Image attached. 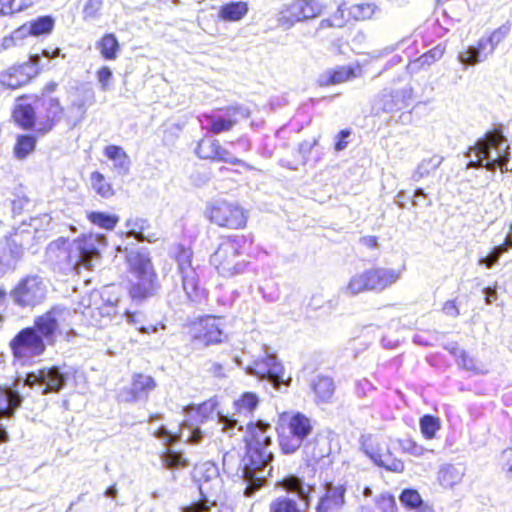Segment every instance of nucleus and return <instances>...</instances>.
<instances>
[{
	"label": "nucleus",
	"instance_id": "nucleus-1",
	"mask_svg": "<svg viewBox=\"0 0 512 512\" xmlns=\"http://www.w3.org/2000/svg\"><path fill=\"white\" fill-rule=\"evenodd\" d=\"M107 240L103 234H83L70 241L59 237L51 242L47 253L51 259L59 263H66L70 268L77 270L79 267L93 269L99 262L101 252L106 248Z\"/></svg>",
	"mask_w": 512,
	"mask_h": 512
},
{
	"label": "nucleus",
	"instance_id": "nucleus-2",
	"mask_svg": "<svg viewBox=\"0 0 512 512\" xmlns=\"http://www.w3.org/2000/svg\"><path fill=\"white\" fill-rule=\"evenodd\" d=\"M509 145L500 130L487 132L484 137L478 139L466 153L469 158L467 168L484 167L489 171L500 169L507 171L509 162Z\"/></svg>",
	"mask_w": 512,
	"mask_h": 512
},
{
	"label": "nucleus",
	"instance_id": "nucleus-3",
	"mask_svg": "<svg viewBox=\"0 0 512 512\" xmlns=\"http://www.w3.org/2000/svg\"><path fill=\"white\" fill-rule=\"evenodd\" d=\"M246 441V465L261 466L258 479H267L272 472L271 462L273 453L270 450L271 436L268 432L271 426L261 420L256 423L247 421Z\"/></svg>",
	"mask_w": 512,
	"mask_h": 512
},
{
	"label": "nucleus",
	"instance_id": "nucleus-4",
	"mask_svg": "<svg viewBox=\"0 0 512 512\" xmlns=\"http://www.w3.org/2000/svg\"><path fill=\"white\" fill-rule=\"evenodd\" d=\"M213 409L214 403L211 401L205 402L197 407L189 408L187 411L189 420L185 421L181 426L179 434L169 431L162 424L155 425V422L161 420L162 416L160 414L151 415L149 419V430L154 437L163 441L166 445L172 444L178 439L191 444H197L202 439V432L197 426H194V424L189 421H193L195 419L196 422H202L203 419L207 417V414Z\"/></svg>",
	"mask_w": 512,
	"mask_h": 512
},
{
	"label": "nucleus",
	"instance_id": "nucleus-5",
	"mask_svg": "<svg viewBox=\"0 0 512 512\" xmlns=\"http://www.w3.org/2000/svg\"><path fill=\"white\" fill-rule=\"evenodd\" d=\"M405 267L386 268L374 267L353 275L340 291L347 296H355L362 292H382L401 279Z\"/></svg>",
	"mask_w": 512,
	"mask_h": 512
},
{
	"label": "nucleus",
	"instance_id": "nucleus-6",
	"mask_svg": "<svg viewBox=\"0 0 512 512\" xmlns=\"http://www.w3.org/2000/svg\"><path fill=\"white\" fill-rule=\"evenodd\" d=\"M126 258L132 274L131 297L142 300L152 295L157 288V275L148 254L131 250Z\"/></svg>",
	"mask_w": 512,
	"mask_h": 512
},
{
	"label": "nucleus",
	"instance_id": "nucleus-7",
	"mask_svg": "<svg viewBox=\"0 0 512 512\" xmlns=\"http://www.w3.org/2000/svg\"><path fill=\"white\" fill-rule=\"evenodd\" d=\"M244 237L222 239L210 257V263L223 277H233L244 272L247 261L242 257Z\"/></svg>",
	"mask_w": 512,
	"mask_h": 512
},
{
	"label": "nucleus",
	"instance_id": "nucleus-8",
	"mask_svg": "<svg viewBox=\"0 0 512 512\" xmlns=\"http://www.w3.org/2000/svg\"><path fill=\"white\" fill-rule=\"evenodd\" d=\"M281 431L279 432V446L283 453L292 454L303 444L311 434L313 425L311 419L300 412L284 413L280 417Z\"/></svg>",
	"mask_w": 512,
	"mask_h": 512
},
{
	"label": "nucleus",
	"instance_id": "nucleus-9",
	"mask_svg": "<svg viewBox=\"0 0 512 512\" xmlns=\"http://www.w3.org/2000/svg\"><path fill=\"white\" fill-rule=\"evenodd\" d=\"M236 361L247 374L268 380L277 390H280L281 385H290L291 378H285L283 365L267 350H263L254 360L244 361L236 358Z\"/></svg>",
	"mask_w": 512,
	"mask_h": 512
},
{
	"label": "nucleus",
	"instance_id": "nucleus-10",
	"mask_svg": "<svg viewBox=\"0 0 512 512\" xmlns=\"http://www.w3.org/2000/svg\"><path fill=\"white\" fill-rule=\"evenodd\" d=\"M75 317V313L68 308L55 306L44 314L34 319V324L31 326L32 329L43 340L46 344L54 342L55 336L59 334H69L72 320Z\"/></svg>",
	"mask_w": 512,
	"mask_h": 512
},
{
	"label": "nucleus",
	"instance_id": "nucleus-11",
	"mask_svg": "<svg viewBox=\"0 0 512 512\" xmlns=\"http://www.w3.org/2000/svg\"><path fill=\"white\" fill-rule=\"evenodd\" d=\"M246 464V455L241 458L236 451H229L223 455L224 472L231 477L242 480L243 484L246 485L244 489L245 496L252 497L265 484L267 479H258L260 477L259 470L262 469L261 466Z\"/></svg>",
	"mask_w": 512,
	"mask_h": 512
},
{
	"label": "nucleus",
	"instance_id": "nucleus-12",
	"mask_svg": "<svg viewBox=\"0 0 512 512\" xmlns=\"http://www.w3.org/2000/svg\"><path fill=\"white\" fill-rule=\"evenodd\" d=\"M510 32V26L503 24L488 36L481 37L476 44L463 48L457 56L458 61L464 66H475L486 61L494 54L496 47L504 41Z\"/></svg>",
	"mask_w": 512,
	"mask_h": 512
},
{
	"label": "nucleus",
	"instance_id": "nucleus-13",
	"mask_svg": "<svg viewBox=\"0 0 512 512\" xmlns=\"http://www.w3.org/2000/svg\"><path fill=\"white\" fill-rule=\"evenodd\" d=\"M325 9L320 0H291L281 5L276 20L281 28L289 30L296 23L320 16Z\"/></svg>",
	"mask_w": 512,
	"mask_h": 512
},
{
	"label": "nucleus",
	"instance_id": "nucleus-14",
	"mask_svg": "<svg viewBox=\"0 0 512 512\" xmlns=\"http://www.w3.org/2000/svg\"><path fill=\"white\" fill-rule=\"evenodd\" d=\"M46 345L43 337L31 327L21 329L9 342L14 360L21 365H26L41 356L46 350Z\"/></svg>",
	"mask_w": 512,
	"mask_h": 512
},
{
	"label": "nucleus",
	"instance_id": "nucleus-15",
	"mask_svg": "<svg viewBox=\"0 0 512 512\" xmlns=\"http://www.w3.org/2000/svg\"><path fill=\"white\" fill-rule=\"evenodd\" d=\"M69 378L68 372L59 366L44 367L27 373L22 379L23 386L38 391L41 395L58 393L66 385Z\"/></svg>",
	"mask_w": 512,
	"mask_h": 512
},
{
	"label": "nucleus",
	"instance_id": "nucleus-16",
	"mask_svg": "<svg viewBox=\"0 0 512 512\" xmlns=\"http://www.w3.org/2000/svg\"><path fill=\"white\" fill-rule=\"evenodd\" d=\"M362 448L375 465L395 473L404 471V463L394 457L390 450V439L388 437L365 436L362 440Z\"/></svg>",
	"mask_w": 512,
	"mask_h": 512
},
{
	"label": "nucleus",
	"instance_id": "nucleus-17",
	"mask_svg": "<svg viewBox=\"0 0 512 512\" xmlns=\"http://www.w3.org/2000/svg\"><path fill=\"white\" fill-rule=\"evenodd\" d=\"M281 485L286 491L296 494L303 502V507L292 498L278 497L270 504V512H305L314 488L294 475L284 478Z\"/></svg>",
	"mask_w": 512,
	"mask_h": 512
},
{
	"label": "nucleus",
	"instance_id": "nucleus-18",
	"mask_svg": "<svg viewBox=\"0 0 512 512\" xmlns=\"http://www.w3.org/2000/svg\"><path fill=\"white\" fill-rule=\"evenodd\" d=\"M259 404L258 396L253 392H245L242 396L233 402V412L231 415L219 414V422L222 424V430L229 436L237 431H242L247 421Z\"/></svg>",
	"mask_w": 512,
	"mask_h": 512
},
{
	"label": "nucleus",
	"instance_id": "nucleus-19",
	"mask_svg": "<svg viewBox=\"0 0 512 512\" xmlns=\"http://www.w3.org/2000/svg\"><path fill=\"white\" fill-rule=\"evenodd\" d=\"M205 215L217 226L229 229L243 228L247 221L244 210L238 204L223 199L210 202Z\"/></svg>",
	"mask_w": 512,
	"mask_h": 512
},
{
	"label": "nucleus",
	"instance_id": "nucleus-20",
	"mask_svg": "<svg viewBox=\"0 0 512 512\" xmlns=\"http://www.w3.org/2000/svg\"><path fill=\"white\" fill-rule=\"evenodd\" d=\"M45 295L46 285L38 276L23 278L10 292L14 303L21 307H34L43 301Z\"/></svg>",
	"mask_w": 512,
	"mask_h": 512
},
{
	"label": "nucleus",
	"instance_id": "nucleus-21",
	"mask_svg": "<svg viewBox=\"0 0 512 512\" xmlns=\"http://www.w3.org/2000/svg\"><path fill=\"white\" fill-rule=\"evenodd\" d=\"M192 337L208 346L218 344L226 339L222 318L206 316L195 322L191 328Z\"/></svg>",
	"mask_w": 512,
	"mask_h": 512
},
{
	"label": "nucleus",
	"instance_id": "nucleus-22",
	"mask_svg": "<svg viewBox=\"0 0 512 512\" xmlns=\"http://www.w3.org/2000/svg\"><path fill=\"white\" fill-rule=\"evenodd\" d=\"M177 263L187 297L191 301H198L200 298L199 278L196 268L192 265V251L181 248L177 255Z\"/></svg>",
	"mask_w": 512,
	"mask_h": 512
},
{
	"label": "nucleus",
	"instance_id": "nucleus-23",
	"mask_svg": "<svg viewBox=\"0 0 512 512\" xmlns=\"http://www.w3.org/2000/svg\"><path fill=\"white\" fill-rule=\"evenodd\" d=\"M250 110L245 106H231L208 116L209 129L214 134L230 131L240 120L248 118Z\"/></svg>",
	"mask_w": 512,
	"mask_h": 512
},
{
	"label": "nucleus",
	"instance_id": "nucleus-24",
	"mask_svg": "<svg viewBox=\"0 0 512 512\" xmlns=\"http://www.w3.org/2000/svg\"><path fill=\"white\" fill-rule=\"evenodd\" d=\"M199 492L201 499L181 509V512H209L223 496V480L213 478L210 482L200 481Z\"/></svg>",
	"mask_w": 512,
	"mask_h": 512
},
{
	"label": "nucleus",
	"instance_id": "nucleus-25",
	"mask_svg": "<svg viewBox=\"0 0 512 512\" xmlns=\"http://www.w3.org/2000/svg\"><path fill=\"white\" fill-rule=\"evenodd\" d=\"M346 489L343 485H326L325 494L320 497L316 506L317 512H337L345 503Z\"/></svg>",
	"mask_w": 512,
	"mask_h": 512
},
{
	"label": "nucleus",
	"instance_id": "nucleus-26",
	"mask_svg": "<svg viewBox=\"0 0 512 512\" xmlns=\"http://www.w3.org/2000/svg\"><path fill=\"white\" fill-rule=\"evenodd\" d=\"M21 385L23 386V381L18 377L13 388L0 390V418L11 417L15 410L21 406L23 401V397L19 393Z\"/></svg>",
	"mask_w": 512,
	"mask_h": 512
},
{
	"label": "nucleus",
	"instance_id": "nucleus-27",
	"mask_svg": "<svg viewBox=\"0 0 512 512\" xmlns=\"http://www.w3.org/2000/svg\"><path fill=\"white\" fill-rule=\"evenodd\" d=\"M126 237H132L138 242H154L158 238L155 233L150 232V222L139 216H130L125 222Z\"/></svg>",
	"mask_w": 512,
	"mask_h": 512
},
{
	"label": "nucleus",
	"instance_id": "nucleus-28",
	"mask_svg": "<svg viewBox=\"0 0 512 512\" xmlns=\"http://www.w3.org/2000/svg\"><path fill=\"white\" fill-rule=\"evenodd\" d=\"M104 155L113 162L112 170L119 176H126L130 172L131 160L124 149L117 145H108Z\"/></svg>",
	"mask_w": 512,
	"mask_h": 512
},
{
	"label": "nucleus",
	"instance_id": "nucleus-29",
	"mask_svg": "<svg viewBox=\"0 0 512 512\" xmlns=\"http://www.w3.org/2000/svg\"><path fill=\"white\" fill-rule=\"evenodd\" d=\"M40 102L35 101V105L18 102L13 111V118L16 123H18L21 127L28 129L31 128L35 124L36 117L40 118L41 112Z\"/></svg>",
	"mask_w": 512,
	"mask_h": 512
},
{
	"label": "nucleus",
	"instance_id": "nucleus-30",
	"mask_svg": "<svg viewBox=\"0 0 512 512\" xmlns=\"http://www.w3.org/2000/svg\"><path fill=\"white\" fill-rule=\"evenodd\" d=\"M29 65H23L11 68L8 72L0 74V84L11 89H17L29 81V76L25 73Z\"/></svg>",
	"mask_w": 512,
	"mask_h": 512
},
{
	"label": "nucleus",
	"instance_id": "nucleus-31",
	"mask_svg": "<svg viewBox=\"0 0 512 512\" xmlns=\"http://www.w3.org/2000/svg\"><path fill=\"white\" fill-rule=\"evenodd\" d=\"M465 474L462 465L447 464L440 468L438 472L439 483L446 488H451L461 482Z\"/></svg>",
	"mask_w": 512,
	"mask_h": 512
},
{
	"label": "nucleus",
	"instance_id": "nucleus-32",
	"mask_svg": "<svg viewBox=\"0 0 512 512\" xmlns=\"http://www.w3.org/2000/svg\"><path fill=\"white\" fill-rule=\"evenodd\" d=\"M248 4L244 1L230 2L220 7L218 17L224 21L236 22L248 13Z\"/></svg>",
	"mask_w": 512,
	"mask_h": 512
},
{
	"label": "nucleus",
	"instance_id": "nucleus-33",
	"mask_svg": "<svg viewBox=\"0 0 512 512\" xmlns=\"http://www.w3.org/2000/svg\"><path fill=\"white\" fill-rule=\"evenodd\" d=\"M355 77V70L352 67L340 66L323 73L319 82L321 85L340 84Z\"/></svg>",
	"mask_w": 512,
	"mask_h": 512
},
{
	"label": "nucleus",
	"instance_id": "nucleus-34",
	"mask_svg": "<svg viewBox=\"0 0 512 512\" xmlns=\"http://www.w3.org/2000/svg\"><path fill=\"white\" fill-rule=\"evenodd\" d=\"M96 48L101 56L108 61H113L118 57L120 45L118 39L113 33H106L96 42Z\"/></svg>",
	"mask_w": 512,
	"mask_h": 512
},
{
	"label": "nucleus",
	"instance_id": "nucleus-35",
	"mask_svg": "<svg viewBox=\"0 0 512 512\" xmlns=\"http://www.w3.org/2000/svg\"><path fill=\"white\" fill-rule=\"evenodd\" d=\"M409 97L407 91L396 90L391 93H384L381 98V109L391 113L406 107V99Z\"/></svg>",
	"mask_w": 512,
	"mask_h": 512
},
{
	"label": "nucleus",
	"instance_id": "nucleus-36",
	"mask_svg": "<svg viewBox=\"0 0 512 512\" xmlns=\"http://www.w3.org/2000/svg\"><path fill=\"white\" fill-rule=\"evenodd\" d=\"M444 158L440 155H433L423 159L411 175V180L419 182L421 179L433 174L442 164Z\"/></svg>",
	"mask_w": 512,
	"mask_h": 512
},
{
	"label": "nucleus",
	"instance_id": "nucleus-37",
	"mask_svg": "<svg viewBox=\"0 0 512 512\" xmlns=\"http://www.w3.org/2000/svg\"><path fill=\"white\" fill-rule=\"evenodd\" d=\"M155 387L156 383L151 376L144 374L135 375L131 388L133 399L137 400L147 397L148 393L154 390Z\"/></svg>",
	"mask_w": 512,
	"mask_h": 512
},
{
	"label": "nucleus",
	"instance_id": "nucleus-38",
	"mask_svg": "<svg viewBox=\"0 0 512 512\" xmlns=\"http://www.w3.org/2000/svg\"><path fill=\"white\" fill-rule=\"evenodd\" d=\"M31 36L39 37L43 35H49L54 28L55 19L50 16H39L29 22H26Z\"/></svg>",
	"mask_w": 512,
	"mask_h": 512
},
{
	"label": "nucleus",
	"instance_id": "nucleus-39",
	"mask_svg": "<svg viewBox=\"0 0 512 512\" xmlns=\"http://www.w3.org/2000/svg\"><path fill=\"white\" fill-rule=\"evenodd\" d=\"M312 389L319 401L327 402L331 399L334 393L333 380L330 377L318 376L312 382Z\"/></svg>",
	"mask_w": 512,
	"mask_h": 512
},
{
	"label": "nucleus",
	"instance_id": "nucleus-40",
	"mask_svg": "<svg viewBox=\"0 0 512 512\" xmlns=\"http://www.w3.org/2000/svg\"><path fill=\"white\" fill-rule=\"evenodd\" d=\"M87 218L93 225L105 230H113L119 222V216L100 211L89 212Z\"/></svg>",
	"mask_w": 512,
	"mask_h": 512
},
{
	"label": "nucleus",
	"instance_id": "nucleus-41",
	"mask_svg": "<svg viewBox=\"0 0 512 512\" xmlns=\"http://www.w3.org/2000/svg\"><path fill=\"white\" fill-rule=\"evenodd\" d=\"M90 182L93 190L102 198H111L114 195L112 185L106 181L104 175L98 171L92 172Z\"/></svg>",
	"mask_w": 512,
	"mask_h": 512
},
{
	"label": "nucleus",
	"instance_id": "nucleus-42",
	"mask_svg": "<svg viewBox=\"0 0 512 512\" xmlns=\"http://www.w3.org/2000/svg\"><path fill=\"white\" fill-rule=\"evenodd\" d=\"M38 101L40 102V107L46 110V122L43 132H47L52 128L53 120L61 113L62 109L59 101L55 98H47Z\"/></svg>",
	"mask_w": 512,
	"mask_h": 512
},
{
	"label": "nucleus",
	"instance_id": "nucleus-43",
	"mask_svg": "<svg viewBox=\"0 0 512 512\" xmlns=\"http://www.w3.org/2000/svg\"><path fill=\"white\" fill-rule=\"evenodd\" d=\"M36 139L32 135L18 136L17 142L14 147V154L17 159L26 158L31 152L34 151Z\"/></svg>",
	"mask_w": 512,
	"mask_h": 512
},
{
	"label": "nucleus",
	"instance_id": "nucleus-44",
	"mask_svg": "<svg viewBox=\"0 0 512 512\" xmlns=\"http://www.w3.org/2000/svg\"><path fill=\"white\" fill-rule=\"evenodd\" d=\"M162 465L167 469H176L188 466V460L182 453L167 449L160 457Z\"/></svg>",
	"mask_w": 512,
	"mask_h": 512
},
{
	"label": "nucleus",
	"instance_id": "nucleus-45",
	"mask_svg": "<svg viewBox=\"0 0 512 512\" xmlns=\"http://www.w3.org/2000/svg\"><path fill=\"white\" fill-rule=\"evenodd\" d=\"M219 142L212 139H204L198 143L196 153L203 159H216Z\"/></svg>",
	"mask_w": 512,
	"mask_h": 512
},
{
	"label": "nucleus",
	"instance_id": "nucleus-46",
	"mask_svg": "<svg viewBox=\"0 0 512 512\" xmlns=\"http://www.w3.org/2000/svg\"><path fill=\"white\" fill-rule=\"evenodd\" d=\"M457 364L465 370L472 371L477 374H484L487 372V368L483 363L473 357H470L465 351H461Z\"/></svg>",
	"mask_w": 512,
	"mask_h": 512
},
{
	"label": "nucleus",
	"instance_id": "nucleus-47",
	"mask_svg": "<svg viewBox=\"0 0 512 512\" xmlns=\"http://www.w3.org/2000/svg\"><path fill=\"white\" fill-rule=\"evenodd\" d=\"M440 429V421L432 415H424L420 419V430L426 439H432Z\"/></svg>",
	"mask_w": 512,
	"mask_h": 512
},
{
	"label": "nucleus",
	"instance_id": "nucleus-48",
	"mask_svg": "<svg viewBox=\"0 0 512 512\" xmlns=\"http://www.w3.org/2000/svg\"><path fill=\"white\" fill-rule=\"evenodd\" d=\"M373 13L374 6L368 3L352 5L349 8V15L352 16L355 20L369 19Z\"/></svg>",
	"mask_w": 512,
	"mask_h": 512
},
{
	"label": "nucleus",
	"instance_id": "nucleus-49",
	"mask_svg": "<svg viewBox=\"0 0 512 512\" xmlns=\"http://www.w3.org/2000/svg\"><path fill=\"white\" fill-rule=\"evenodd\" d=\"M505 252H507L506 245L500 244L494 247L487 256L480 258L478 263L479 265H483L490 269L498 262L501 255Z\"/></svg>",
	"mask_w": 512,
	"mask_h": 512
},
{
	"label": "nucleus",
	"instance_id": "nucleus-50",
	"mask_svg": "<svg viewBox=\"0 0 512 512\" xmlns=\"http://www.w3.org/2000/svg\"><path fill=\"white\" fill-rule=\"evenodd\" d=\"M400 501L408 508H417L422 504V498L417 490L405 489L400 495Z\"/></svg>",
	"mask_w": 512,
	"mask_h": 512
},
{
	"label": "nucleus",
	"instance_id": "nucleus-51",
	"mask_svg": "<svg viewBox=\"0 0 512 512\" xmlns=\"http://www.w3.org/2000/svg\"><path fill=\"white\" fill-rule=\"evenodd\" d=\"M103 0H87L83 8L84 19L94 20L100 16Z\"/></svg>",
	"mask_w": 512,
	"mask_h": 512
},
{
	"label": "nucleus",
	"instance_id": "nucleus-52",
	"mask_svg": "<svg viewBox=\"0 0 512 512\" xmlns=\"http://www.w3.org/2000/svg\"><path fill=\"white\" fill-rule=\"evenodd\" d=\"M399 445L403 452L409 453L415 457L422 456L427 451V449L417 444L412 439L399 440Z\"/></svg>",
	"mask_w": 512,
	"mask_h": 512
},
{
	"label": "nucleus",
	"instance_id": "nucleus-53",
	"mask_svg": "<svg viewBox=\"0 0 512 512\" xmlns=\"http://www.w3.org/2000/svg\"><path fill=\"white\" fill-rule=\"evenodd\" d=\"M199 473H200V476L198 479L199 482L200 481L210 482V480H212L213 478L221 479L217 466L212 463H204L199 468Z\"/></svg>",
	"mask_w": 512,
	"mask_h": 512
},
{
	"label": "nucleus",
	"instance_id": "nucleus-54",
	"mask_svg": "<svg viewBox=\"0 0 512 512\" xmlns=\"http://www.w3.org/2000/svg\"><path fill=\"white\" fill-rule=\"evenodd\" d=\"M433 63L434 61L431 59V57L427 53H425L416 60L410 62L407 65V69L411 74H414L422 69H425L426 67H429Z\"/></svg>",
	"mask_w": 512,
	"mask_h": 512
},
{
	"label": "nucleus",
	"instance_id": "nucleus-55",
	"mask_svg": "<svg viewBox=\"0 0 512 512\" xmlns=\"http://www.w3.org/2000/svg\"><path fill=\"white\" fill-rule=\"evenodd\" d=\"M377 505L382 512H397L396 501L392 495H381L377 500Z\"/></svg>",
	"mask_w": 512,
	"mask_h": 512
},
{
	"label": "nucleus",
	"instance_id": "nucleus-56",
	"mask_svg": "<svg viewBox=\"0 0 512 512\" xmlns=\"http://www.w3.org/2000/svg\"><path fill=\"white\" fill-rule=\"evenodd\" d=\"M113 74L109 67L104 66L97 72V79L100 83L101 89L103 91L109 90L110 81L112 80Z\"/></svg>",
	"mask_w": 512,
	"mask_h": 512
},
{
	"label": "nucleus",
	"instance_id": "nucleus-57",
	"mask_svg": "<svg viewBox=\"0 0 512 512\" xmlns=\"http://www.w3.org/2000/svg\"><path fill=\"white\" fill-rule=\"evenodd\" d=\"M216 159L219 161L230 163V164H240L241 163L240 159L233 157L229 151L222 148L220 145L218 148Z\"/></svg>",
	"mask_w": 512,
	"mask_h": 512
},
{
	"label": "nucleus",
	"instance_id": "nucleus-58",
	"mask_svg": "<svg viewBox=\"0 0 512 512\" xmlns=\"http://www.w3.org/2000/svg\"><path fill=\"white\" fill-rule=\"evenodd\" d=\"M345 4H340L337 8V11L332 15L331 19L334 21V26L336 28H341L345 25Z\"/></svg>",
	"mask_w": 512,
	"mask_h": 512
},
{
	"label": "nucleus",
	"instance_id": "nucleus-59",
	"mask_svg": "<svg viewBox=\"0 0 512 512\" xmlns=\"http://www.w3.org/2000/svg\"><path fill=\"white\" fill-rule=\"evenodd\" d=\"M11 34L19 42V45L26 37L31 36L27 23H24L23 25L15 29Z\"/></svg>",
	"mask_w": 512,
	"mask_h": 512
},
{
	"label": "nucleus",
	"instance_id": "nucleus-60",
	"mask_svg": "<svg viewBox=\"0 0 512 512\" xmlns=\"http://www.w3.org/2000/svg\"><path fill=\"white\" fill-rule=\"evenodd\" d=\"M19 10L20 7L14 6V0H0V15L12 14Z\"/></svg>",
	"mask_w": 512,
	"mask_h": 512
},
{
	"label": "nucleus",
	"instance_id": "nucleus-61",
	"mask_svg": "<svg viewBox=\"0 0 512 512\" xmlns=\"http://www.w3.org/2000/svg\"><path fill=\"white\" fill-rule=\"evenodd\" d=\"M87 493H81L77 500L72 502L66 512H87L85 509L79 506L80 503L84 502L86 499Z\"/></svg>",
	"mask_w": 512,
	"mask_h": 512
},
{
	"label": "nucleus",
	"instance_id": "nucleus-62",
	"mask_svg": "<svg viewBox=\"0 0 512 512\" xmlns=\"http://www.w3.org/2000/svg\"><path fill=\"white\" fill-rule=\"evenodd\" d=\"M19 45V42L14 38L12 34L6 36L2 39L0 44V52L4 50L11 49Z\"/></svg>",
	"mask_w": 512,
	"mask_h": 512
},
{
	"label": "nucleus",
	"instance_id": "nucleus-63",
	"mask_svg": "<svg viewBox=\"0 0 512 512\" xmlns=\"http://www.w3.org/2000/svg\"><path fill=\"white\" fill-rule=\"evenodd\" d=\"M350 135V132L348 130H342L338 134V141L335 144V149L337 151H341L346 148L347 141L346 138Z\"/></svg>",
	"mask_w": 512,
	"mask_h": 512
},
{
	"label": "nucleus",
	"instance_id": "nucleus-64",
	"mask_svg": "<svg viewBox=\"0 0 512 512\" xmlns=\"http://www.w3.org/2000/svg\"><path fill=\"white\" fill-rule=\"evenodd\" d=\"M125 317L128 323L138 326L142 323V314L139 312H125Z\"/></svg>",
	"mask_w": 512,
	"mask_h": 512
}]
</instances>
